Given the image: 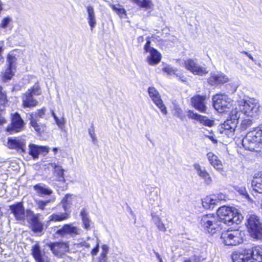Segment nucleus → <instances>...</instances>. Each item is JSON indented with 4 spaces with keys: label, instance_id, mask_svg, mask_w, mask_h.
I'll use <instances>...</instances> for the list:
<instances>
[{
    "label": "nucleus",
    "instance_id": "obj_1",
    "mask_svg": "<svg viewBox=\"0 0 262 262\" xmlns=\"http://www.w3.org/2000/svg\"><path fill=\"white\" fill-rule=\"evenodd\" d=\"M243 217L237 211L230 207L222 206L217 210V215L207 214L199 217V225L205 231L213 234L220 229L221 223L230 226L233 224H239Z\"/></svg>",
    "mask_w": 262,
    "mask_h": 262
},
{
    "label": "nucleus",
    "instance_id": "obj_2",
    "mask_svg": "<svg viewBox=\"0 0 262 262\" xmlns=\"http://www.w3.org/2000/svg\"><path fill=\"white\" fill-rule=\"evenodd\" d=\"M242 145L247 150L260 152L262 151V125L255 127L242 140Z\"/></svg>",
    "mask_w": 262,
    "mask_h": 262
},
{
    "label": "nucleus",
    "instance_id": "obj_3",
    "mask_svg": "<svg viewBox=\"0 0 262 262\" xmlns=\"http://www.w3.org/2000/svg\"><path fill=\"white\" fill-rule=\"evenodd\" d=\"M232 259L233 262H262V248L256 246L234 252Z\"/></svg>",
    "mask_w": 262,
    "mask_h": 262
},
{
    "label": "nucleus",
    "instance_id": "obj_4",
    "mask_svg": "<svg viewBox=\"0 0 262 262\" xmlns=\"http://www.w3.org/2000/svg\"><path fill=\"white\" fill-rule=\"evenodd\" d=\"M240 114V112L236 110L232 111L229 118L224 123L219 125L218 132L220 134L225 135L228 137H233L238 122Z\"/></svg>",
    "mask_w": 262,
    "mask_h": 262
},
{
    "label": "nucleus",
    "instance_id": "obj_5",
    "mask_svg": "<svg viewBox=\"0 0 262 262\" xmlns=\"http://www.w3.org/2000/svg\"><path fill=\"white\" fill-rule=\"evenodd\" d=\"M251 236L256 239H262V221L255 214H250L246 224Z\"/></svg>",
    "mask_w": 262,
    "mask_h": 262
},
{
    "label": "nucleus",
    "instance_id": "obj_6",
    "mask_svg": "<svg viewBox=\"0 0 262 262\" xmlns=\"http://www.w3.org/2000/svg\"><path fill=\"white\" fill-rule=\"evenodd\" d=\"M260 105L258 101L252 98L241 101L239 105L241 111L248 117H254L258 116L260 113Z\"/></svg>",
    "mask_w": 262,
    "mask_h": 262
},
{
    "label": "nucleus",
    "instance_id": "obj_7",
    "mask_svg": "<svg viewBox=\"0 0 262 262\" xmlns=\"http://www.w3.org/2000/svg\"><path fill=\"white\" fill-rule=\"evenodd\" d=\"M41 94L40 87L37 84L34 85L29 89L22 96L23 106L24 107H33L38 105V102L34 98V96Z\"/></svg>",
    "mask_w": 262,
    "mask_h": 262
},
{
    "label": "nucleus",
    "instance_id": "obj_8",
    "mask_svg": "<svg viewBox=\"0 0 262 262\" xmlns=\"http://www.w3.org/2000/svg\"><path fill=\"white\" fill-rule=\"evenodd\" d=\"M184 66L194 75L203 76L208 72L207 68L201 66L197 59H187L184 61Z\"/></svg>",
    "mask_w": 262,
    "mask_h": 262
},
{
    "label": "nucleus",
    "instance_id": "obj_9",
    "mask_svg": "<svg viewBox=\"0 0 262 262\" xmlns=\"http://www.w3.org/2000/svg\"><path fill=\"white\" fill-rule=\"evenodd\" d=\"M212 100L214 108L220 113L226 112L231 106L230 99L226 95L216 94L213 97Z\"/></svg>",
    "mask_w": 262,
    "mask_h": 262
},
{
    "label": "nucleus",
    "instance_id": "obj_10",
    "mask_svg": "<svg viewBox=\"0 0 262 262\" xmlns=\"http://www.w3.org/2000/svg\"><path fill=\"white\" fill-rule=\"evenodd\" d=\"M26 215L29 218L31 230L35 233L41 232L43 230V225L39 221L40 214H34L30 210H27Z\"/></svg>",
    "mask_w": 262,
    "mask_h": 262
},
{
    "label": "nucleus",
    "instance_id": "obj_11",
    "mask_svg": "<svg viewBox=\"0 0 262 262\" xmlns=\"http://www.w3.org/2000/svg\"><path fill=\"white\" fill-rule=\"evenodd\" d=\"M238 231H227L222 234L221 238L223 239V242L226 245L235 246L241 243Z\"/></svg>",
    "mask_w": 262,
    "mask_h": 262
},
{
    "label": "nucleus",
    "instance_id": "obj_12",
    "mask_svg": "<svg viewBox=\"0 0 262 262\" xmlns=\"http://www.w3.org/2000/svg\"><path fill=\"white\" fill-rule=\"evenodd\" d=\"M148 93L154 103L159 108L164 115H167V108L163 103L158 91L154 87H149Z\"/></svg>",
    "mask_w": 262,
    "mask_h": 262
},
{
    "label": "nucleus",
    "instance_id": "obj_13",
    "mask_svg": "<svg viewBox=\"0 0 262 262\" xmlns=\"http://www.w3.org/2000/svg\"><path fill=\"white\" fill-rule=\"evenodd\" d=\"M9 210L17 221H24L26 211L22 202H17L9 206Z\"/></svg>",
    "mask_w": 262,
    "mask_h": 262
},
{
    "label": "nucleus",
    "instance_id": "obj_14",
    "mask_svg": "<svg viewBox=\"0 0 262 262\" xmlns=\"http://www.w3.org/2000/svg\"><path fill=\"white\" fill-rule=\"evenodd\" d=\"M81 229L74 226L72 224H67L64 225L62 227L56 231V234L64 236L69 235L71 237H75L80 234Z\"/></svg>",
    "mask_w": 262,
    "mask_h": 262
},
{
    "label": "nucleus",
    "instance_id": "obj_15",
    "mask_svg": "<svg viewBox=\"0 0 262 262\" xmlns=\"http://www.w3.org/2000/svg\"><path fill=\"white\" fill-rule=\"evenodd\" d=\"M47 245L50 248L53 253L56 256L61 257L69 250V246L63 242L51 243Z\"/></svg>",
    "mask_w": 262,
    "mask_h": 262
},
{
    "label": "nucleus",
    "instance_id": "obj_16",
    "mask_svg": "<svg viewBox=\"0 0 262 262\" xmlns=\"http://www.w3.org/2000/svg\"><path fill=\"white\" fill-rule=\"evenodd\" d=\"M46 109L45 107L38 110L36 112L32 113L30 115L29 119L30 124L34 128L36 132L40 133L41 132L42 125L37 123L38 118H42L45 115Z\"/></svg>",
    "mask_w": 262,
    "mask_h": 262
},
{
    "label": "nucleus",
    "instance_id": "obj_17",
    "mask_svg": "<svg viewBox=\"0 0 262 262\" xmlns=\"http://www.w3.org/2000/svg\"><path fill=\"white\" fill-rule=\"evenodd\" d=\"M228 81V77L221 72L211 73L210 76L208 79V83L212 86L223 84Z\"/></svg>",
    "mask_w": 262,
    "mask_h": 262
},
{
    "label": "nucleus",
    "instance_id": "obj_18",
    "mask_svg": "<svg viewBox=\"0 0 262 262\" xmlns=\"http://www.w3.org/2000/svg\"><path fill=\"white\" fill-rule=\"evenodd\" d=\"M8 145L9 148L12 149H15L20 153L26 152V141L22 138H9Z\"/></svg>",
    "mask_w": 262,
    "mask_h": 262
},
{
    "label": "nucleus",
    "instance_id": "obj_19",
    "mask_svg": "<svg viewBox=\"0 0 262 262\" xmlns=\"http://www.w3.org/2000/svg\"><path fill=\"white\" fill-rule=\"evenodd\" d=\"M32 254L36 262H50V258L40 250L38 244L34 245L32 248Z\"/></svg>",
    "mask_w": 262,
    "mask_h": 262
},
{
    "label": "nucleus",
    "instance_id": "obj_20",
    "mask_svg": "<svg viewBox=\"0 0 262 262\" xmlns=\"http://www.w3.org/2000/svg\"><path fill=\"white\" fill-rule=\"evenodd\" d=\"M187 116L189 118L197 120L199 121L200 123L207 126L211 127L214 124V121L213 120L209 119L206 116L194 113L191 110L188 111Z\"/></svg>",
    "mask_w": 262,
    "mask_h": 262
},
{
    "label": "nucleus",
    "instance_id": "obj_21",
    "mask_svg": "<svg viewBox=\"0 0 262 262\" xmlns=\"http://www.w3.org/2000/svg\"><path fill=\"white\" fill-rule=\"evenodd\" d=\"M24 121L19 114L16 113L12 117L11 126L8 127V131L10 132H18L24 126Z\"/></svg>",
    "mask_w": 262,
    "mask_h": 262
},
{
    "label": "nucleus",
    "instance_id": "obj_22",
    "mask_svg": "<svg viewBox=\"0 0 262 262\" xmlns=\"http://www.w3.org/2000/svg\"><path fill=\"white\" fill-rule=\"evenodd\" d=\"M193 167L196 171L198 175L204 180V182L206 185H210L212 183V179L205 167H202L198 163L193 164Z\"/></svg>",
    "mask_w": 262,
    "mask_h": 262
},
{
    "label": "nucleus",
    "instance_id": "obj_23",
    "mask_svg": "<svg viewBox=\"0 0 262 262\" xmlns=\"http://www.w3.org/2000/svg\"><path fill=\"white\" fill-rule=\"evenodd\" d=\"M205 97L196 96L191 98V102L192 106L198 111L201 113H205L207 107L205 104L204 101Z\"/></svg>",
    "mask_w": 262,
    "mask_h": 262
},
{
    "label": "nucleus",
    "instance_id": "obj_24",
    "mask_svg": "<svg viewBox=\"0 0 262 262\" xmlns=\"http://www.w3.org/2000/svg\"><path fill=\"white\" fill-rule=\"evenodd\" d=\"M29 154L31 156L33 159H37L39 154L41 152L47 154L49 148L46 146H40L30 144L29 146Z\"/></svg>",
    "mask_w": 262,
    "mask_h": 262
},
{
    "label": "nucleus",
    "instance_id": "obj_25",
    "mask_svg": "<svg viewBox=\"0 0 262 262\" xmlns=\"http://www.w3.org/2000/svg\"><path fill=\"white\" fill-rule=\"evenodd\" d=\"M136 4L140 9L144 10H152L154 9V4L152 0H129Z\"/></svg>",
    "mask_w": 262,
    "mask_h": 262
},
{
    "label": "nucleus",
    "instance_id": "obj_26",
    "mask_svg": "<svg viewBox=\"0 0 262 262\" xmlns=\"http://www.w3.org/2000/svg\"><path fill=\"white\" fill-rule=\"evenodd\" d=\"M149 55L147 58V60L149 65L154 66L158 64L161 59V54L155 49H150V51L148 52Z\"/></svg>",
    "mask_w": 262,
    "mask_h": 262
},
{
    "label": "nucleus",
    "instance_id": "obj_27",
    "mask_svg": "<svg viewBox=\"0 0 262 262\" xmlns=\"http://www.w3.org/2000/svg\"><path fill=\"white\" fill-rule=\"evenodd\" d=\"M207 157L210 164L217 170H223V166L221 160L213 153L209 152L207 154Z\"/></svg>",
    "mask_w": 262,
    "mask_h": 262
},
{
    "label": "nucleus",
    "instance_id": "obj_28",
    "mask_svg": "<svg viewBox=\"0 0 262 262\" xmlns=\"http://www.w3.org/2000/svg\"><path fill=\"white\" fill-rule=\"evenodd\" d=\"M33 189L37 194L40 197L50 195L53 193V191L47 187L43 184H37L33 186Z\"/></svg>",
    "mask_w": 262,
    "mask_h": 262
},
{
    "label": "nucleus",
    "instance_id": "obj_29",
    "mask_svg": "<svg viewBox=\"0 0 262 262\" xmlns=\"http://www.w3.org/2000/svg\"><path fill=\"white\" fill-rule=\"evenodd\" d=\"M48 165V168L51 167L54 169V173L58 177V181L64 182V169L62 167L55 163H50Z\"/></svg>",
    "mask_w": 262,
    "mask_h": 262
},
{
    "label": "nucleus",
    "instance_id": "obj_30",
    "mask_svg": "<svg viewBox=\"0 0 262 262\" xmlns=\"http://www.w3.org/2000/svg\"><path fill=\"white\" fill-rule=\"evenodd\" d=\"M253 190L257 193H262V173L254 177L251 182Z\"/></svg>",
    "mask_w": 262,
    "mask_h": 262
},
{
    "label": "nucleus",
    "instance_id": "obj_31",
    "mask_svg": "<svg viewBox=\"0 0 262 262\" xmlns=\"http://www.w3.org/2000/svg\"><path fill=\"white\" fill-rule=\"evenodd\" d=\"M86 10L88 12V23L91 27V30H93L96 24L94 9L92 6H89L86 7Z\"/></svg>",
    "mask_w": 262,
    "mask_h": 262
},
{
    "label": "nucleus",
    "instance_id": "obj_32",
    "mask_svg": "<svg viewBox=\"0 0 262 262\" xmlns=\"http://www.w3.org/2000/svg\"><path fill=\"white\" fill-rule=\"evenodd\" d=\"M202 205L205 209H213L215 205L219 202L216 199L207 196L202 200Z\"/></svg>",
    "mask_w": 262,
    "mask_h": 262
},
{
    "label": "nucleus",
    "instance_id": "obj_33",
    "mask_svg": "<svg viewBox=\"0 0 262 262\" xmlns=\"http://www.w3.org/2000/svg\"><path fill=\"white\" fill-rule=\"evenodd\" d=\"M69 217V213L68 212L61 213H53L49 216V222H61L67 220Z\"/></svg>",
    "mask_w": 262,
    "mask_h": 262
},
{
    "label": "nucleus",
    "instance_id": "obj_34",
    "mask_svg": "<svg viewBox=\"0 0 262 262\" xmlns=\"http://www.w3.org/2000/svg\"><path fill=\"white\" fill-rule=\"evenodd\" d=\"M80 216L82 219L83 227L86 230H89L90 228L91 221L88 212L85 211V209H82L80 212Z\"/></svg>",
    "mask_w": 262,
    "mask_h": 262
},
{
    "label": "nucleus",
    "instance_id": "obj_35",
    "mask_svg": "<svg viewBox=\"0 0 262 262\" xmlns=\"http://www.w3.org/2000/svg\"><path fill=\"white\" fill-rule=\"evenodd\" d=\"M62 207L64 211L67 212L71 208L72 204V198L71 194H67L61 201Z\"/></svg>",
    "mask_w": 262,
    "mask_h": 262
},
{
    "label": "nucleus",
    "instance_id": "obj_36",
    "mask_svg": "<svg viewBox=\"0 0 262 262\" xmlns=\"http://www.w3.org/2000/svg\"><path fill=\"white\" fill-rule=\"evenodd\" d=\"M111 7L120 18H123V15L126 16V10L124 8H122L120 5H111Z\"/></svg>",
    "mask_w": 262,
    "mask_h": 262
},
{
    "label": "nucleus",
    "instance_id": "obj_37",
    "mask_svg": "<svg viewBox=\"0 0 262 262\" xmlns=\"http://www.w3.org/2000/svg\"><path fill=\"white\" fill-rule=\"evenodd\" d=\"M235 190L239 193V194L243 195L245 199L248 201H251V199L250 198L245 187L236 186L235 187Z\"/></svg>",
    "mask_w": 262,
    "mask_h": 262
},
{
    "label": "nucleus",
    "instance_id": "obj_38",
    "mask_svg": "<svg viewBox=\"0 0 262 262\" xmlns=\"http://www.w3.org/2000/svg\"><path fill=\"white\" fill-rule=\"evenodd\" d=\"M15 72V68L8 67L4 74V77L7 80H10L13 77Z\"/></svg>",
    "mask_w": 262,
    "mask_h": 262
},
{
    "label": "nucleus",
    "instance_id": "obj_39",
    "mask_svg": "<svg viewBox=\"0 0 262 262\" xmlns=\"http://www.w3.org/2000/svg\"><path fill=\"white\" fill-rule=\"evenodd\" d=\"M12 22V18L10 16H8L3 18L0 24V28L6 29L8 27L10 23Z\"/></svg>",
    "mask_w": 262,
    "mask_h": 262
},
{
    "label": "nucleus",
    "instance_id": "obj_40",
    "mask_svg": "<svg viewBox=\"0 0 262 262\" xmlns=\"http://www.w3.org/2000/svg\"><path fill=\"white\" fill-rule=\"evenodd\" d=\"M253 124V120L250 119H244L241 124L242 130H246L248 128L252 126Z\"/></svg>",
    "mask_w": 262,
    "mask_h": 262
},
{
    "label": "nucleus",
    "instance_id": "obj_41",
    "mask_svg": "<svg viewBox=\"0 0 262 262\" xmlns=\"http://www.w3.org/2000/svg\"><path fill=\"white\" fill-rule=\"evenodd\" d=\"M51 200H48L46 201H42L40 200H35V203L37 206V207L43 210L45 209V207L51 202Z\"/></svg>",
    "mask_w": 262,
    "mask_h": 262
},
{
    "label": "nucleus",
    "instance_id": "obj_42",
    "mask_svg": "<svg viewBox=\"0 0 262 262\" xmlns=\"http://www.w3.org/2000/svg\"><path fill=\"white\" fill-rule=\"evenodd\" d=\"M7 62L8 63L9 67H12L15 68V62L16 61V58L14 55L9 54L7 56Z\"/></svg>",
    "mask_w": 262,
    "mask_h": 262
},
{
    "label": "nucleus",
    "instance_id": "obj_43",
    "mask_svg": "<svg viewBox=\"0 0 262 262\" xmlns=\"http://www.w3.org/2000/svg\"><path fill=\"white\" fill-rule=\"evenodd\" d=\"M174 111V114L175 116L180 118L181 120H183L184 116L183 115V111L179 106H175Z\"/></svg>",
    "mask_w": 262,
    "mask_h": 262
},
{
    "label": "nucleus",
    "instance_id": "obj_44",
    "mask_svg": "<svg viewBox=\"0 0 262 262\" xmlns=\"http://www.w3.org/2000/svg\"><path fill=\"white\" fill-rule=\"evenodd\" d=\"M163 71L167 73L169 75H172L177 74L176 73V72L177 70H176L175 69H173L172 67H171L170 66L168 65L166 66L165 67H164L163 69Z\"/></svg>",
    "mask_w": 262,
    "mask_h": 262
},
{
    "label": "nucleus",
    "instance_id": "obj_45",
    "mask_svg": "<svg viewBox=\"0 0 262 262\" xmlns=\"http://www.w3.org/2000/svg\"><path fill=\"white\" fill-rule=\"evenodd\" d=\"M89 134L92 138V142L95 144L97 141V137L95 134L94 127L93 125L89 129Z\"/></svg>",
    "mask_w": 262,
    "mask_h": 262
},
{
    "label": "nucleus",
    "instance_id": "obj_46",
    "mask_svg": "<svg viewBox=\"0 0 262 262\" xmlns=\"http://www.w3.org/2000/svg\"><path fill=\"white\" fill-rule=\"evenodd\" d=\"M156 226L160 231L163 232L166 231V228L165 227V225L163 223L162 221L156 224Z\"/></svg>",
    "mask_w": 262,
    "mask_h": 262
},
{
    "label": "nucleus",
    "instance_id": "obj_47",
    "mask_svg": "<svg viewBox=\"0 0 262 262\" xmlns=\"http://www.w3.org/2000/svg\"><path fill=\"white\" fill-rule=\"evenodd\" d=\"M99 240L98 239H97V244L96 247L93 248L91 251V254L93 256L97 255L99 251Z\"/></svg>",
    "mask_w": 262,
    "mask_h": 262
},
{
    "label": "nucleus",
    "instance_id": "obj_48",
    "mask_svg": "<svg viewBox=\"0 0 262 262\" xmlns=\"http://www.w3.org/2000/svg\"><path fill=\"white\" fill-rule=\"evenodd\" d=\"M6 101V96L2 92V88L0 86V102L2 104H4Z\"/></svg>",
    "mask_w": 262,
    "mask_h": 262
},
{
    "label": "nucleus",
    "instance_id": "obj_49",
    "mask_svg": "<svg viewBox=\"0 0 262 262\" xmlns=\"http://www.w3.org/2000/svg\"><path fill=\"white\" fill-rule=\"evenodd\" d=\"M144 49L146 52L150 51V49H154V48L150 47V41L149 40H147L146 43L144 46Z\"/></svg>",
    "mask_w": 262,
    "mask_h": 262
},
{
    "label": "nucleus",
    "instance_id": "obj_50",
    "mask_svg": "<svg viewBox=\"0 0 262 262\" xmlns=\"http://www.w3.org/2000/svg\"><path fill=\"white\" fill-rule=\"evenodd\" d=\"M152 217L153 222L155 225L157 224V223H158L159 222H161V220L158 215H157L156 214H155V215L152 214Z\"/></svg>",
    "mask_w": 262,
    "mask_h": 262
},
{
    "label": "nucleus",
    "instance_id": "obj_51",
    "mask_svg": "<svg viewBox=\"0 0 262 262\" xmlns=\"http://www.w3.org/2000/svg\"><path fill=\"white\" fill-rule=\"evenodd\" d=\"M3 108H0V125H2L5 123L6 120L5 117L3 116L2 111Z\"/></svg>",
    "mask_w": 262,
    "mask_h": 262
},
{
    "label": "nucleus",
    "instance_id": "obj_52",
    "mask_svg": "<svg viewBox=\"0 0 262 262\" xmlns=\"http://www.w3.org/2000/svg\"><path fill=\"white\" fill-rule=\"evenodd\" d=\"M3 43L1 42L0 43V64L2 63L4 61L3 57L2 56V53L3 52Z\"/></svg>",
    "mask_w": 262,
    "mask_h": 262
},
{
    "label": "nucleus",
    "instance_id": "obj_53",
    "mask_svg": "<svg viewBox=\"0 0 262 262\" xmlns=\"http://www.w3.org/2000/svg\"><path fill=\"white\" fill-rule=\"evenodd\" d=\"M57 125L61 128L63 127L64 126V123L63 121L61 120H60L58 118V120H55Z\"/></svg>",
    "mask_w": 262,
    "mask_h": 262
},
{
    "label": "nucleus",
    "instance_id": "obj_54",
    "mask_svg": "<svg viewBox=\"0 0 262 262\" xmlns=\"http://www.w3.org/2000/svg\"><path fill=\"white\" fill-rule=\"evenodd\" d=\"M102 250L104 254H107L108 251V247L106 245H103L102 246Z\"/></svg>",
    "mask_w": 262,
    "mask_h": 262
},
{
    "label": "nucleus",
    "instance_id": "obj_55",
    "mask_svg": "<svg viewBox=\"0 0 262 262\" xmlns=\"http://www.w3.org/2000/svg\"><path fill=\"white\" fill-rule=\"evenodd\" d=\"M242 53L246 55L252 61H255V60L254 59V58L252 57V56L250 54H249L248 52H246V51H243V52H242Z\"/></svg>",
    "mask_w": 262,
    "mask_h": 262
},
{
    "label": "nucleus",
    "instance_id": "obj_56",
    "mask_svg": "<svg viewBox=\"0 0 262 262\" xmlns=\"http://www.w3.org/2000/svg\"><path fill=\"white\" fill-rule=\"evenodd\" d=\"M176 76L177 78H178L181 81L184 82L186 81V78L184 76H180L178 74H176Z\"/></svg>",
    "mask_w": 262,
    "mask_h": 262
},
{
    "label": "nucleus",
    "instance_id": "obj_57",
    "mask_svg": "<svg viewBox=\"0 0 262 262\" xmlns=\"http://www.w3.org/2000/svg\"><path fill=\"white\" fill-rule=\"evenodd\" d=\"M154 252L155 254L156 255V257H157V258L159 259V261H162V259L161 257V256L160 255V254L158 252L155 251V250H154Z\"/></svg>",
    "mask_w": 262,
    "mask_h": 262
},
{
    "label": "nucleus",
    "instance_id": "obj_58",
    "mask_svg": "<svg viewBox=\"0 0 262 262\" xmlns=\"http://www.w3.org/2000/svg\"><path fill=\"white\" fill-rule=\"evenodd\" d=\"M82 246L85 247L86 248H89L90 247V245L89 243L84 242L81 243Z\"/></svg>",
    "mask_w": 262,
    "mask_h": 262
},
{
    "label": "nucleus",
    "instance_id": "obj_59",
    "mask_svg": "<svg viewBox=\"0 0 262 262\" xmlns=\"http://www.w3.org/2000/svg\"><path fill=\"white\" fill-rule=\"evenodd\" d=\"M51 114H52V116L53 117L55 120H58V117L56 115V114L54 113V112L53 111V110H51Z\"/></svg>",
    "mask_w": 262,
    "mask_h": 262
},
{
    "label": "nucleus",
    "instance_id": "obj_60",
    "mask_svg": "<svg viewBox=\"0 0 262 262\" xmlns=\"http://www.w3.org/2000/svg\"><path fill=\"white\" fill-rule=\"evenodd\" d=\"M101 260H105V258H106V254H104L103 252H102L101 254Z\"/></svg>",
    "mask_w": 262,
    "mask_h": 262
},
{
    "label": "nucleus",
    "instance_id": "obj_61",
    "mask_svg": "<svg viewBox=\"0 0 262 262\" xmlns=\"http://www.w3.org/2000/svg\"><path fill=\"white\" fill-rule=\"evenodd\" d=\"M209 139L212 141H213V142L214 143H216L217 142V140L216 139H215L212 136H210L209 137Z\"/></svg>",
    "mask_w": 262,
    "mask_h": 262
},
{
    "label": "nucleus",
    "instance_id": "obj_62",
    "mask_svg": "<svg viewBox=\"0 0 262 262\" xmlns=\"http://www.w3.org/2000/svg\"><path fill=\"white\" fill-rule=\"evenodd\" d=\"M53 150L55 152H57V151L58 149H57V148L55 147V148H54L53 149Z\"/></svg>",
    "mask_w": 262,
    "mask_h": 262
},
{
    "label": "nucleus",
    "instance_id": "obj_63",
    "mask_svg": "<svg viewBox=\"0 0 262 262\" xmlns=\"http://www.w3.org/2000/svg\"><path fill=\"white\" fill-rule=\"evenodd\" d=\"M2 215V212L0 211V217Z\"/></svg>",
    "mask_w": 262,
    "mask_h": 262
},
{
    "label": "nucleus",
    "instance_id": "obj_64",
    "mask_svg": "<svg viewBox=\"0 0 262 262\" xmlns=\"http://www.w3.org/2000/svg\"><path fill=\"white\" fill-rule=\"evenodd\" d=\"M159 262H163V260H162V261H159Z\"/></svg>",
    "mask_w": 262,
    "mask_h": 262
}]
</instances>
